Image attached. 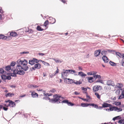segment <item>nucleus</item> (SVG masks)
Wrapping results in <instances>:
<instances>
[{
    "label": "nucleus",
    "mask_w": 124,
    "mask_h": 124,
    "mask_svg": "<svg viewBox=\"0 0 124 124\" xmlns=\"http://www.w3.org/2000/svg\"><path fill=\"white\" fill-rule=\"evenodd\" d=\"M93 78L95 79L97 78L100 79L101 78V76L100 75H98V74L93 75Z\"/></svg>",
    "instance_id": "29"
},
{
    "label": "nucleus",
    "mask_w": 124,
    "mask_h": 124,
    "mask_svg": "<svg viewBox=\"0 0 124 124\" xmlns=\"http://www.w3.org/2000/svg\"><path fill=\"white\" fill-rule=\"evenodd\" d=\"M95 95L98 99H100L101 98V95H99L98 93L97 92L95 93Z\"/></svg>",
    "instance_id": "32"
},
{
    "label": "nucleus",
    "mask_w": 124,
    "mask_h": 124,
    "mask_svg": "<svg viewBox=\"0 0 124 124\" xmlns=\"http://www.w3.org/2000/svg\"><path fill=\"white\" fill-rule=\"evenodd\" d=\"M65 81H67V83L68 84H72L74 83V80L70 78H65Z\"/></svg>",
    "instance_id": "10"
},
{
    "label": "nucleus",
    "mask_w": 124,
    "mask_h": 124,
    "mask_svg": "<svg viewBox=\"0 0 124 124\" xmlns=\"http://www.w3.org/2000/svg\"><path fill=\"white\" fill-rule=\"evenodd\" d=\"M111 106V104L106 103H104L102 104V107H110Z\"/></svg>",
    "instance_id": "19"
},
{
    "label": "nucleus",
    "mask_w": 124,
    "mask_h": 124,
    "mask_svg": "<svg viewBox=\"0 0 124 124\" xmlns=\"http://www.w3.org/2000/svg\"><path fill=\"white\" fill-rule=\"evenodd\" d=\"M7 76L4 75H2L1 76L2 79L3 80L6 79Z\"/></svg>",
    "instance_id": "40"
},
{
    "label": "nucleus",
    "mask_w": 124,
    "mask_h": 124,
    "mask_svg": "<svg viewBox=\"0 0 124 124\" xmlns=\"http://www.w3.org/2000/svg\"><path fill=\"white\" fill-rule=\"evenodd\" d=\"M103 82V80L101 79H98L97 80V81H96V82H100V83H102Z\"/></svg>",
    "instance_id": "53"
},
{
    "label": "nucleus",
    "mask_w": 124,
    "mask_h": 124,
    "mask_svg": "<svg viewBox=\"0 0 124 124\" xmlns=\"http://www.w3.org/2000/svg\"><path fill=\"white\" fill-rule=\"evenodd\" d=\"M116 55L120 57V58H123L122 59H124V54H121L120 53L117 52L116 53Z\"/></svg>",
    "instance_id": "15"
},
{
    "label": "nucleus",
    "mask_w": 124,
    "mask_h": 124,
    "mask_svg": "<svg viewBox=\"0 0 124 124\" xmlns=\"http://www.w3.org/2000/svg\"><path fill=\"white\" fill-rule=\"evenodd\" d=\"M91 73H92V74H93V75H95L97 73V72L96 71H92L90 72Z\"/></svg>",
    "instance_id": "54"
},
{
    "label": "nucleus",
    "mask_w": 124,
    "mask_h": 124,
    "mask_svg": "<svg viewBox=\"0 0 124 124\" xmlns=\"http://www.w3.org/2000/svg\"><path fill=\"white\" fill-rule=\"evenodd\" d=\"M102 87L100 85H95L93 86V92H97L99 90H102Z\"/></svg>",
    "instance_id": "3"
},
{
    "label": "nucleus",
    "mask_w": 124,
    "mask_h": 124,
    "mask_svg": "<svg viewBox=\"0 0 124 124\" xmlns=\"http://www.w3.org/2000/svg\"><path fill=\"white\" fill-rule=\"evenodd\" d=\"M69 102H70L68 101V100H63L62 101V103H66V104L67 103H68Z\"/></svg>",
    "instance_id": "45"
},
{
    "label": "nucleus",
    "mask_w": 124,
    "mask_h": 124,
    "mask_svg": "<svg viewBox=\"0 0 124 124\" xmlns=\"http://www.w3.org/2000/svg\"><path fill=\"white\" fill-rule=\"evenodd\" d=\"M73 83L77 85H80L82 84V82L80 81H74Z\"/></svg>",
    "instance_id": "31"
},
{
    "label": "nucleus",
    "mask_w": 124,
    "mask_h": 124,
    "mask_svg": "<svg viewBox=\"0 0 124 124\" xmlns=\"http://www.w3.org/2000/svg\"><path fill=\"white\" fill-rule=\"evenodd\" d=\"M81 106L82 107H86L88 106V103H81Z\"/></svg>",
    "instance_id": "30"
},
{
    "label": "nucleus",
    "mask_w": 124,
    "mask_h": 124,
    "mask_svg": "<svg viewBox=\"0 0 124 124\" xmlns=\"http://www.w3.org/2000/svg\"><path fill=\"white\" fill-rule=\"evenodd\" d=\"M120 65L124 67V59L122 60L120 62Z\"/></svg>",
    "instance_id": "39"
},
{
    "label": "nucleus",
    "mask_w": 124,
    "mask_h": 124,
    "mask_svg": "<svg viewBox=\"0 0 124 124\" xmlns=\"http://www.w3.org/2000/svg\"><path fill=\"white\" fill-rule=\"evenodd\" d=\"M107 85H111L112 86H114V81L110 80L108 81L107 82Z\"/></svg>",
    "instance_id": "12"
},
{
    "label": "nucleus",
    "mask_w": 124,
    "mask_h": 124,
    "mask_svg": "<svg viewBox=\"0 0 124 124\" xmlns=\"http://www.w3.org/2000/svg\"><path fill=\"white\" fill-rule=\"evenodd\" d=\"M31 93V95L32 98L38 97V95L37 93L35 92H30Z\"/></svg>",
    "instance_id": "11"
},
{
    "label": "nucleus",
    "mask_w": 124,
    "mask_h": 124,
    "mask_svg": "<svg viewBox=\"0 0 124 124\" xmlns=\"http://www.w3.org/2000/svg\"><path fill=\"white\" fill-rule=\"evenodd\" d=\"M52 95V94H49L48 93H44V95L46 96V95H48V96H51Z\"/></svg>",
    "instance_id": "48"
},
{
    "label": "nucleus",
    "mask_w": 124,
    "mask_h": 124,
    "mask_svg": "<svg viewBox=\"0 0 124 124\" xmlns=\"http://www.w3.org/2000/svg\"><path fill=\"white\" fill-rule=\"evenodd\" d=\"M11 79V77L10 76H7L6 77V79L10 80Z\"/></svg>",
    "instance_id": "58"
},
{
    "label": "nucleus",
    "mask_w": 124,
    "mask_h": 124,
    "mask_svg": "<svg viewBox=\"0 0 124 124\" xmlns=\"http://www.w3.org/2000/svg\"><path fill=\"white\" fill-rule=\"evenodd\" d=\"M100 53L101 50H96L94 52V55L96 56H97L99 55Z\"/></svg>",
    "instance_id": "17"
},
{
    "label": "nucleus",
    "mask_w": 124,
    "mask_h": 124,
    "mask_svg": "<svg viewBox=\"0 0 124 124\" xmlns=\"http://www.w3.org/2000/svg\"><path fill=\"white\" fill-rule=\"evenodd\" d=\"M102 59L105 63H107L108 62V57L105 56H103L102 57Z\"/></svg>",
    "instance_id": "13"
},
{
    "label": "nucleus",
    "mask_w": 124,
    "mask_h": 124,
    "mask_svg": "<svg viewBox=\"0 0 124 124\" xmlns=\"http://www.w3.org/2000/svg\"><path fill=\"white\" fill-rule=\"evenodd\" d=\"M74 94L76 95H78V94H79V93H78L77 92H74Z\"/></svg>",
    "instance_id": "64"
},
{
    "label": "nucleus",
    "mask_w": 124,
    "mask_h": 124,
    "mask_svg": "<svg viewBox=\"0 0 124 124\" xmlns=\"http://www.w3.org/2000/svg\"><path fill=\"white\" fill-rule=\"evenodd\" d=\"M63 70L64 71L62 73V78L64 79L68 75V73L65 71L64 69Z\"/></svg>",
    "instance_id": "8"
},
{
    "label": "nucleus",
    "mask_w": 124,
    "mask_h": 124,
    "mask_svg": "<svg viewBox=\"0 0 124 124\" xmlns=\"http://www.w3.org/2000/svg\"><path fill=\"white\" fill-rule=\"evenodd\" d=\"M55 91V90L54 89L50 90V91H49V92H51L52 93H54Z\"/></svg>",
    "instance_id": "51"
},
{
    "label": "nucleus",
    "mask_w": 124,
    "mask_h": 124,
    "mask_svg": "<svg viewBox=\"0 0 124 124\" xmlns=\"http://www.w3.org/2000/svg\"><path fill=\"white\" fill-rule=\"evenodd\" d=\"M124 90L122 92V93H121V94L119 96L118 99H122V98H124Z\"/></svg>",
    "instance_id": "25"
},
{
    "label": "nucleus",
    "mask_w": 124,
    "mask_h": 124,
    "mask_svg": "<svg viewBox=\"0 0 124 124\" xmlns=\"http://www.w3.org/2000/svg\"><path fill=\"white\" fill-rule=\"evenodd\" d=\"M118 123L120 124H124V119H120L118 121Z\"/></svg>",
    "instance_id": "35"
},
{
    "label": "nucleus",
    "mask_w": 124,
    "mask_h": 124,
    "mask_svg": "<svg viewBox=\"0 0 124 124\" xmlns=\"http://www.w3.org/2000/svg\"><path fill=\"white\" fill-rule=\"evenodd\" d=\"M120 90H119L118 89L116 90V94L117 95H119L120 94Z\"/></svg>",
    "instance_id": "49"
},
{
    "label": "nucleus",
    "mask_w": 124,
    "mask_h": 124,
    "mask_svg": "<svg viewBox=\"0 0 124 124\" xmlns=\"http://www.w3.org/2000/svg\"><path fill=\"white\" fill-rule=\"evenodd\" d=\"M39 54L40 55L43 56L45 55V54L43 53H39Z\"/></svg>",
    "instance_id": "59"
},
{
    "label": "nucleus",
    "mask_w": 124,
    "mask_h": 124,
    "mask_svg": "<svg viewBox=\"0 0 124 124\" xmlns=\"http://www.w3.org/2000/svg\"><path fill=\"white\" fill-rule=\"evenodd\" d=\"M6 103L4 104V105H4V106L6 107H8L9 106L8 105H9V103H7L5 102Z\"/></svg>",
    "instance_id": "52"
},
{
    "label": "nucleus",
    "mask_w": 124,
    "mask_h": 124,
    "mask_svg": "<svg viewBox=\"0 0 124 124\" xmlns=\"http://www.w3.org/2000/svg\"><path fill=\"white\" fill-rule=\"evenodd\" d=\"M121 103L120 102H117L115 103V105L117 106H118L121 105Z\"/></svg>",
    "instance_id": "44"
},
{
    "label": "nucleus",
    "mask_w": 124,
    "mask_h": 124,
    "mask_svg": "<svg viewBox=\"0 0 124 124\" xmlns=\"http://www.w3.org/2000/svg\"><path fill=\"white\" fill-rule=\"evenodd\" d=\"M14 96V94L13 93H8L6 94L5 95V96L6 97H12Z\"/></svg>",
    "instance_id": "16"
},
{
    "label": "nucleus",
    "mask_w": 124,
    "mask_h": 124,
    "mask_svg": "<svg viewBox=\"0 0 124 124\" xmlns=\"http://www.w3.org/2000/svg\"><path fill=\"white\" fill-rule=\"evenodd\" d=\"M44 99H45L46 100H49L50 99V98H49L48 97H44Z\"/></svg>",
    "instance_id": "57"
},
{
    "label": "nucleus",
    "mask_w": 124,
    "mask_h": 124,
    "mask_svg": "<svg viewBox=\"0 0 124 124\" xmlns=\"http://www.w3.org/2000/svg\"><path fill=\"white\" fill-rule=\"evenodd\" d=\"M16 64V63L15 62H11V65L10 66H11V67H13L15 66Z\"/></svg>",
    "instance_id": "41"
},
{
    "label": "nucleus",
    "mask_w": 124,
    "mask_h": 124,
    "mask_svg": "<svg viewBox=\"0 0 124 124\" xmlns=\"http://www.w3.org/2000/svg\"><path fill=\"white\" fill-rule=\"evenodd\" d=\"M34 67L38 69H39L41 68V64L40 63H36L34 65Z\"/></svg>",
    "instance_id": "22"
},
{
    "label": "nucleus",
    "mask_w": 124,
    "mask_h": 124,
    "mask_svg": "<svg viewBox=\"0 0 124 124\" xmlns=\"http://www.w3.org/2000/svg\"><path fill=\"white\" fill-rule=\"evenodd\" d=\"M23 70L24 67L20 65H17L16 67V69L14 70L13 73L15 74H18L20 75H24V72Z\"/></svg>",
    "instance_id": "1"
},
{
    "label": "nucleus",
    "mask_w": 124,
    "mask_h": 124,
    "mask_svg": "<svg viewBox=\"0 0 124 124\" xmlns=\"http://www.w3.org/2000/svg\"><path fill=\"white\" fill-rule=\"evenodd\" d=\"M67 104V105H68L69 106H72L74 105V104L70 102L68 103Z\"/></svg>",
    "instance_id": "42"
},
{
    "label": "nucleus",
    "mask_w": 124,
    "mask_h": 124,
    "mask_svg": "<svg viewBox=\"0 0 124 124\" xmlns=\"http://www.w3.org/2000/svg\"><path fill=\"white\" fill-rule=\"evenodd\" d=\"M3 109L5 111H7L8 110V108L6 107H3Z\"/></svg>",
    "instance_id": "60"
},
{
    "label": "nucleus",
    "mask_w": 124,
    "mask_h": 124,
    "mask_svg": "<svg viewBox=\"0 0 124 124\" xmlns=\"http://www.w3.org/2000/svg\"><path fill=\"white\" fill-rule=\"evenodd\" d=\"M61 97L58 95L56 94L54 96V99L51 100L52 101L54 102H57Z\"/></svg>",
    "instance_id": "6"
},
{
    "label": "nucleus",
    "mask_w": 124,
    "mask_h": 124,
    "mask_svg": "<svg viewBox=\"0 0 124 124\" xmlns=\"http://www.w3.org/2000/svg\"><path fill=\"white\" fill-rule=\"evenodd\" d=\"M87 75H93V74H92V73H91L90 72H88L87 73Z\"/></svg>",
    "instance_id": "61"
},
{
    "label": "nucleus",
    "mask_w": 124,
    "mask_h": 124,
    "mask_svg": "<svg viewBox=\"0 0 124 124\" xmlns=\"http://www.w3.org/2000/svg\"><path fill=\"white\" fill-rule=\"evenodd\" d=\"M96 104H94V103H88V106H94Z\"/></svg>",
    "instance_id": "55"
},
{
    "label": "nucleus",
    "mask_w": 124,
    "mask_h": 124,
    "mask_svg": "<svg viewBox=\"0 0 124 124\" xmlns=\"http://www.w3.org/2000/svg\"><path fill=\"white\" fill-rule=\"evenodd\" d=\"M29 88H37L38 87V86L35 85H30L29 86Z\"/></svg>",
    "instance_id": "26"
},
{
    "label": "nucleus",
    "mask_w": 124,
    "mask_h": 124,
    "mask_svg": "<svg viewBox=\"0 0 124 124\" xmlns=\"http://www.w3.org/2000/svg\"><path fill=\"white\" fill-rule=\"evenodd\" d=\"M114 109L115 110L118 112H119L120 111H121L123 110V109L121 108H119L117 107H114Z\"/></svg>",
    "instance_id": "23"
},
{
    "label": "nucleus",
    "mask_w": 124,
    "mask_h": 124,
    "mask_svg": "<svg viewBox=\"0 0 124 124\" xmlns=\"http://www.w3.org/2000/svg\"><path fill=\"white\" fill-rule=\"evenodd\" d=\"M54 60L55 61V62L56 63H61L62 61V60H56L55 59H54Z\"/></svg>",
    "instance_id": "34"
},
{
    "label": "nucleus",
    "mask_w": 124,
    "mask_h": 124,
    "mask_svg": "<svg viewBox=\"0 0 124 124\" xmlns=\"http://www.w3.org/2000/svg\"><path fill=\"white\" fill-rule=\"evenodd\" d=\"M113 108H112V107H110V108H109V109H108V108L107 109H106V110L107 111H108L109 110H110V111H112L113 110Z\"/></svg>",
    "instance_id": "46"
},
{
    "label": "nucleus",
    "mask_w": 124,
    "mask_h": 124,
    "mask_svg": "<svg viewBox=\"0 0 124 124\" xmlns=\"http://www.w3.org/2000/svg\"><path fill=\"white\" fill-rule=\"evenodd\" d=\"M29 53L27 51H24L23 52H21L20 53L21 54H28Z\"/></svg>",
    "instance_id": "47"
},
{
    "label": "nucleus",
    "mask_w": 124,
    "mask_h": 124,
    "mask_svg": "<svg viewBox=\"0 0 124 124\" xmlns=\"http://www.w3.org/2000/svg\"><path fill=\"white\" fill-rule=\"evenodd\" d=\"M116 88L120 89L123 87V84L121 83H117L115 86Z\"/></svg>",
    "instance_id": "20"
},
{
    "label": "nucleus",
    "mask_w": 124,
    "mask_h": 124,
    "mask_svg": "<svg viewBox=\"0 0 124 124\" xmlns=\"http://www.w3.org/2000/svg\"><path fill=\"white\" fill-rule=\"evenodd\" d=\"M5 72L4 70L2 68H0V73L1 74H3Z\"/></svg>",
    "instance_id": "43"
},
{
    "label": "nucleus",
    "mask_w": 124,
    "mask_h": 124,
    "mask_svg": "<svg viewBox=\"0 0 124 124\" xmlns=\"http://www.w3.org/2000/svg\"><path fill=\"white\" fill-rule=\"evenodd\" d=\"M50 20V23L51 24H53L55 22V20L54 18L52 17H50L49 18Z\"/></svg>",
    "instance_id": "21"
},
{
    "label": "nucleus",
    "mask_w": 124,
    "mask_h": 124,
    "mask_svg": "<svg viewBox=\"0 0 124 124\" xmlns=\"http://www.w3.org/2000/svg\"><path fill=\"white\" fill-rule=\"evenodd\" d=\"M40 61H41V62L43 64H44V65H46V66H50V64L46 62L43 61H42L41 60H39Z\"/></svg>",
    "instance_id": "28"
},
{
    "label": "nucleus",
    "mask_w": 124,
    "mask_h": 124,
    "mask_svg": "<svg viewBox=\"0 0 124 124\" xmlns=\"http://www.w3.org/2000/svg\"><path fill=\"white\" fill-rule=\"evenodd\" d=\"M109 64L112 66H115L116 65V64L111 61L109 62Z\"/></svg>",
    "instance_id": "37"
},
{
    "label": "nucleus",
    "mask_w": 124,
    "mask_h": 124,
    "mask_svg": "<svg viewBox=\"0 0 124 124\" xmlns=\"http://www.w3.org/2000/svg\"><path fill=\"white\" fill-rule=\"evenodd\" d=\"M2 39L8 40L11 39V37L9 36H5L2 34H0V39Z\"/></svg>",
    "instance_id": "4"
},
{
    "label": "nucleus",
    "mask_w": 124,
    "mask_h": 124,
    "mask_svg": "<svg viewBox=\"0 0 124 124\" xmlns=\"http://www.w3.org/2000/svg\"><path fill=\"white\" fill-rule=\"evenodd\" d=\"M17 62L21 65V66L23 67L24 68V70L26 71L28 69V67L27 66L28 64V62L27 60H22L20 59H19L17 61Z\"/></svg>",
    "instance_id": "2"
},
{
    "label": "nucleus",
    "mask_w": 124,
    "mask_h": 124,
    "mask_svg": "<svg viewBox=\"0 0 124 124\" xmlns=\"http://www.w3.org/2000/svg\"><path fill=\"white\" fill-rule=\"evenodd\" d=\"M78 75L79 76H81L82 78H85V77L86 76V75L82 72H78Z\"/></svg>",
    "instance_id": "14"
},
{
    "label": "nucleus",
    "mask_w": 124,
    "mask_h": 124,
    "mask_svg": "<svg viewBox=\"0 0 124 124\" xmlns=\"http://www.w3.org/2000/svg\"><path fill=\"white\" fill-rule=\"evenodd\" d=\"M119 116H117L116 117H115L114 118H113V119H112V120H113L114 121H115V120H117L118 119V118H119Z\"/></svg>",
    "instance_id": "50"
},
{
    "label": "nucleus",
    "mask_w": 124,
    "mask_h": 124,
    "mask_svg": "<svg viewBox=\"0 0 124 124\" xmlns=\"http://www.w3.org/2000/svg\"><path fill=\"white\" fill-rule=\"evenodd\" d=\"M93 77H90L88 78V80L89 82L91 83L93 82Z\"/></svg>",
    "instance_id": "33"
},
{
    "label": "nucleus",
    "mask_w": 124,
    "mask_h": 124,
    "mask_svg": "<svg viewBox=\"0 0 124 124\" xmlns=\"http://www.w3.org/2000/svg\"><path fill=\"white\" fill-rule=\"evenodd\" d=\"M80 98L81 99V100L84 101H87V100H86V99H84L83 98Z\"/></svg>",
    "instance_id": "63"
},
{
    "label": "nucleus",
    "mask_w": 124,
    "mask_h": 124,
    "mask_svg": "<svg viewBox=\"0 0 124 124\" xmlns=\"http://www.w3.org/2000/svg\"><path fill=\"white\" fill-rule=\"evenodd\" d=\"M10 35L13 37H16L17 36V34L15 32H12L10 33Z\"/></svg>",
    "instance_id": "27"
},
{
    "label": "nucleus",
    "mask_w": 124,
    "mask_h": 124,
    "mask_svg": "<svg viewBox=\"0 0 124 124\" xmlns=\"http://www.w3.org/2000/svg\"><path fill=\"white\" fill-rule=\"evenodd\" d=\"M48 20H46V21H45V22L44 23L43 25H42V26H45V29L47 28V25H48Z\"/></svg>",
    "instance_id": "24"
},
{
    "label": "nucleus",
    "mask_w": 124,
    "mask_h": 124,
    "mask_svg": "<svg viewBox=\"0 0 124 124\" xmlns=\"http://www.w3.org/2000/svg\"><path fill=\"white\" fill-rule=\"evenodd\" d=\"M39 62V61L36 59L34 58L32 59L29 60V63L31 65H33L35 64V62L38 63Z\"/></svg>",
    "instance_id": "7"
},
{
    "label": "nucleus",
    "mask_w": 124,
    "mask_h": 124,
    "mask_svg": "<svg viewBox=\"0 0 124 124\" xmlns=\"http://www.w3.org/2000/svg\"><path fill=\"white\" fill-rule=\"evenodd\" d=\"M107 51L105 50L102 51V52H101V54L105 56V54L107 53Z\"/></svg>",
    "instance_id": "38"
},
{
    "label": "nucleus",
    "mask_w": 124,
    "mask_h": 124,
    "mask_svg": "<svg viewBox=\"0 0 124 124\" xmlns=\"http://www.w3.org/2000/svg\"><path fill=\"white\" fill-rule=\"evenodd\" d=\"M59 69L58 68V67H57V69L56 70V71H55V74H57L59 72Z\"/></svg>",
    "instance_id": "56"
},
{
    "label": "nucleus",
    "mask_w": 124,
    "mask_h": 124,
    "mask_svg": "<svg viewBox=\"0 0 124 124\" xmlns=\"http://www.w3.org/2000/svg\"><path fill=\"white\" fill-rule=\"evenodd\" d=\"M5 69L7 71H9L10 72L11 71L13 72L14 68L11 67H10L9 65L8 66L6 67Z\"/></svg>",
    "instance_id": "9"
},
{
    "label": "nucleus",
    "mask_w": 124,
    "mask_h": 124,
    "mask_svg": "<svg viewBox=\"0 0 124 124\" xmlns=\"http://www.w3.org/2000/svg\"><path fill=\"white\" fill-rule=\"evenodd\" d=\"M65 71L68 73L69 72L72 74H73L76 72L75 70H67Z\"/></svg>",
    "instance_id": "18"
},
{
    "label": "nucleus",
    "mask_w": 124,
    "mask_h": 124,
    "mask_svg": "<svg viewBox=\"0 0 124 124\" xmlns=\"http://www.w3.org/2000/svg\"><path fill=\"white\" fill-rule=\"evenodd\" d=\"M5 102L7 103H8L9 105H8L11 107H14L15 106V103L13 101L10 100L5 101Z\"/></svg>",
    "instance_id": "5"
},
{
    "label": "nucleus",
    "mask_w": 124,
    "mask_h": 124,
    "mask_svg": "<svg viewBox=\"0 0 124 124\" xmlns=\"http://www.w3.org/2000/svg\"><path fill=\"white\" fill-rule=\"evenodd\" d=\"M37 30L38 31H42L44 30V29L41 28L39 25L37 26Z\"/></svg>",
    "instance_id": "36"
},
{
    "label": "nucleus",
    "mask_w": 124,
    "mask_h": 124,
    "mask_svg": "<svg viewBox=\"0 0 124 124\" xmlns=\"http://www.w3.org/2000/svg\"><path fill=\"white\" fill-rule=\"evenodd\" d=\"M83 90H84L85 91H86L87 90V89H86V88H84V87H82L81 88Z\"/></svg>",
    "instance_id": "62"
}]
</instances>
